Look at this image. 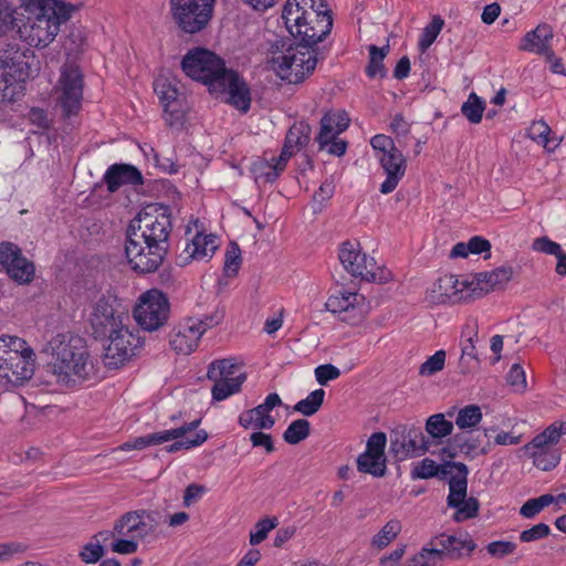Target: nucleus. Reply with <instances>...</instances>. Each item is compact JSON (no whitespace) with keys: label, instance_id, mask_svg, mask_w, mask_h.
Here are the masks:
<instances>
[{"label":"nucleus","instance_id":"23","mask_svg":"<svg viewBox=\"0 0 566 566\" xmlns=\"http://www.w3.org/2000/svg\"><path fill=\"white\" fill-rule=\"evenodd\" d=\"M377 159L384 169L387 178L380 185V192L384 195L392 192L405 176L407 169L406 158L400 150L377 155Z\"/></svg>","mask_w":566,"mask_h":566},{"label":"nucleus","instance_id":"27","mask_svg":"<svg viewBox=\"0 0 566 566\" xmlns=\"http://www.w3.org/2000/svg\"><path fill=\"white\" fill-rule=\"evenodd\" d=\"M104 181L108 191L115 192L123 185H142L143 175L132 165L114 164L106 170Z\"/></svg>","mask_w":566,"mask_h":566},{"label":"nucleus","instance_id":"7","mask_svg":"<svg viewBox=\"0 0 566 566\" xmlns=\"http://www.w3.org/2000/svg\"><path fill=\"white\" fill-rule=\"evenodd\" d=\"M181 69L192 80L203 83L212 92L220 87L219 82L229 71L216 53L203 48H195L182 57Z\"/></svg>","mask_w":566,"mask_h":566},{"label":"nucleus","instance_id":"30","mask_svg":"<svg viewBox=\"0 0 566 566\" xmlns=\"http://www.w3.org/2000/svg\"><path fill=\"white\" fill-rule=\"evenodd\" d=\"M485 437L486 432L476 433L474 431H463L451 438L450 446L465 455L476 457L479 454H485L489 451L490 443H488L486 447L482 446V441Z\"/></svg>","mask_w":566,"mask_h":566},{"label":"nucleus","instance_id":"13","mask_svg":"<svg viewBox=\"0 0 566 566\" xmlns=\"http://www.w3.org/2000/svg\"><path fill=\"white\" fill-rule=\"evenodd\" d=\"M56 93L63 114L67 117L77 114L83 97V75L78 66L74 64L62 66Z\"/></svg>","mask_w":566,"mask_h":566},{"label":"nucleus","instance_id":"2","mask_svg":"<svg viewBox=\"0 0 566 566\" xmlns=\"http://www.w3.org/2000/svg\"><path fill=\"white\" fill-rule=\"evenodd\" d=\"M52 348L49 371L56 382L66 387L82 384L90 377L93 365L85 340L72 334H57L50 342Z\"/></svg>","mask_w":566,"mask_h":566},{"label":"nucleus","instance_id":"22","mask_svg":"<svg viewBox=\"0 0 566 566\" xmlns=\"http://www.w3.org/2000/svg\"><path fill=\"white\" fill-rule=\"evenodd\" d=\"M220 87H214L213 93H228V102L237 109L247 113L251 105V93L245 81L232 70L219 82Z\"/></svg>","mask_w":566,"mask_h":566},{"label":"nucleus","instance_id":"42","mask_svg":"<svg viewBox=\"0 0 566 566\" xmlns=\"http://www.w3.org/2000/svg\"><path fill=\"white\" fill-rule=\"evenodd\" d=\"M311 433V423L306 419L292 421L283 433V439L289 444H297Z\"/></svg>","mask_w":566,"mask_h":566},{"label":"nucleus","instance_id":"56","mask_svg":"<svg viewBox=\"0 0 566 566\" xmlns=\"http://www.w3.org/2000/svg\"><path fill=\"white\" fill-rule=\"evenodd\" d=\"M241 265V250L235 242H230L224 260V271L227 275H235Z\"/></svg>","mask_w":566,"mask_h":566},{"label":"nucleus","instance_id":"55","mask_svg":"<svg viewBox=\"0 0 566 566\" xmlns=\"http://www.w3.org/2000/svg\"><path fill=\"white\" fill-rule=\"evenodd\" d=\"M207 439V432L205 430H199L195 433L193 438H185L184 440H177L174 443L167 446L166 451L171 453L184 449L188 450L201 446Z\"/></svg>","mask_w":566,"mask_h":566},{"label":"nucleus","instance_id":"51","mask_svg":"<svg viewBox=\"0 0 566 566\" xmlns=\"http://www.w3.org/2000/svg\"><path fill=\"white\" fill-rule=\"evenodd\" d=\"M244 381H220L213 382L211 388L212 399L223 401L230 396L239 392Z\"/></svg>","mask_w":566,"mask_h":566},{"label":"nucleus","instance_id":"36","mask_svg":"<svg viewBox=\"0 0 566 566\" xmlns=\"http://www.w3.org/2000/svg\"><path fill=\"white\" fill-rule=\"evenodd\" d=\"M457 470V474L449 480V490L467 492L468 489V467L462 462H447L442 464L441 476L446 478Z\"/></svg>","mask_w":566,"mask_h":566},{"label":"nucleus","instance_id":"10","mask_svg":"<svg viewBox=\"0 0 566 566\" xmlns=\"http://www.w3.org/2000/svg\"><path fill=\"white\" fill-rule=\"evenodd\" d=\"M170 314V304L165 293L157 289L144 292L134 307V318L147 332L163 327Z\"/></svg>","mask_w":566,"mask_h":566},{"label":"nucleus","instance_id":"17","mask_svg":"<svg viewBox=\"0 0 566 566\" xmlns=\"http://www.w3.org/2000/svg\"><path fill=\"white\" fill-rule=\"evenodd\" d=\"M220 317L206 316L205 319L188 317L179 324L176 333L170 339L171 347L179 354L188 355L192 353L203 335V333L219 324Z\"/></svg>","mask_w":566,"mask_h":566},{"label":"nucleus","instance_id":"9","mask_svg":"<svg viewBox=\"0 0 566 566\" xmlns=\"http://www.w3.org/2000/svg\"><path fill=\"white\" fill-rule=\"evenodd\" d=\"M338 259L344 269L355 277L377 283H385L389 280L390 273L377 268L374 258L361 252L360 244L357 241L343 242Z\"/></svg>","mask_w":566,"mask_h":566},{"label":"nucleus","instance_id":"39","mask_svg":"<svg viewBox=\"0 0 566 566\" xmlns=\"http://www.w3.org/2000/svg\"><path fill=\"white\" fill-rule=\"evenodd\" d=\"M401 523L398 520L388 521L381 530L371 538V546L377 549L387 547L401 532Z\"/></svg>","mask_w":566,"mask_h":566},{"label":"nucleus","instance_id":"59","mask_svg":"<svg viewBox=\"0 0 566 566\" xmlns=\"http://www.w3.org/2000/svg\"><path fill=\"white\" fill-rule=\"evenodd\" d=\"M528 453L533 458L534 465L543 471L554 469L559 462V455L556 453L547 451H532Z\"/></svg>","mask_w":566,"mask_h":566},{"label":"nucleus","instance_id":"25","mask_svg":"<svg viewBox=\"0 0 566 566\" xmlns=\"http://www.w3.org/2000/svg\"><path fill=\"white\" fill-rule=\"evenodd\" d=\"M513 276L512 266H500L490 272H480L474 275L473 287L476 289L473 293V298L481 296L492 290L503 289Z\"/></svg>","mask_w":566,"mask_h":566},{"label":"nucleus","instance_id":"33","mask_svg":"<svg viewBox=\"0 0 566 566\" xmlns=\"http://www.w3.org/2000/svg\"><path fill=\"white\" fill-rule=\"evenodd\" d=\"M23 82L14 74L0 72V103H12L21 98L23 96Z\"/></svg>","mask_w":566,"mask_h":566},{"label":"nucleus","instance_id":"29","mask_svg":"<svg viewBox=\"0 0 566 566\" xmlns=\"http://www.w3.org/2000/svg\"><path fill=\"white\" fill-rule=\"evenodd\" d=\"M207 377L213 382L245 381L247 374L231 358L218 359L210 363Z\"/></svg>","mask_w":566,"mask_h":566},{"label":"nucleus","instance_id":"5","mask_svg":"<svg viewBox=\"0 0 566 566\" xmlns=\"http://www.w3.org/2000/svg\"><path fill=\"white\" fill-rule=\"evenodd\" d=\"M172 226L168 209L163 206L150 205L138 212V214L129 222L127 232L135 235L137 244L133 247L142 252V244L149 243L154 248L155 253H168V239ZM151 248H149V251Z\"/></svg>","mask_w":566,"mask_h":566},{"label":"nucleus","instance_id":"43","mask_svg":"<svg viewBox=\"0 0 566 566\" xmlns=\"http://www.w3.org/2000/svg\"><path fill=\"white\" fill-rule=\"evenodd\" d=\"M325 391L316 389L312 391L305 399L295 403L293 409L303 416L311 417L315 415L324 402Z\"/></svg>","mask_w":566,"mask_h":566},{"label":"nucleus","instance_id":"44","mask_svg":"<svg viewBox=\"0 0 566 566\" xmlns=\"http://www.w3.org/2000/svg\"><path fill=\"white\" fill-rule=\"evenodd\" d=\"M444 558V552L439 548L422 547L419 553L409 558L406 566H437Z\"/></svg>","mask_w":566,"mask_h":566},{"label":"nucleus","instance_id":"19","mask_svg":"<svg viewBox=\"0 0 566 566\" xmlns=\"http://www.w3.org/2000/svg\"><path fill=\"white\" fill-rule=\"evenodd\" d=\"M0 264L9 277L19 284H29L34 279V264L23 256L21 249L12 242L0 243Z\"/></svg>","mask_w":566,"mask_h":566},{"label":"nucleus","instance_id":"28","mask_svg":"<svg viewBox=\"0 0 566 566\" xmlns=\"http://www.w3.org/2000/svg\"><path fill=\"white\" fill-rule=\"evenodd\" d=\"M436 541L438 545L441 546L439 551L444 552V556L448 555L455 559L465 555L469 556L476 547L474 541L467 533L460 536L440 534L436 537Z\"/></svg>","mask_w":566,"mask_h":566},{"label":"nucleus","instance_id":"3","mask_svg":"<svg viewBox=\"0 0 566 566\" xmlns=\"http://www.w3.org/2000/svg\"><path fill=\"white\" fill-rule=\"evenodd\" d=\"M282 19L294 38L300 42L316 45L333 28V18L324 0H287Z\"/></svg>","mask_w":566,"mask_h":566},{"label":"nucleus","instance_id":"57","mask_svg":"<svg viewBox=\"0 0 566 566\" xmlns=\"http://www.w3.org/2000/svg\"><path fill=\"white\" fill-rule=\"evenodd\" d=\"M253 172L255 175V181L274 182L280 176L272 163L266 160H259L253 165Z\"/></svg>","mask_w":566,"mask_h":566},{"label":"nucleus","instance_id":"61","mask_svg":"<svg viewBox=\"0 0 566 566\" xmlns=\"http://www.w3.org/2000/svg\"><path fill=\"white\" fill-rule=\"evenodd\" d=\"M386 443H387L386 433L375 432L368 438L367 444H366V450L364 453H369L370 455L386 459V455H385Z\"/></svg>","mask_w":566,"mask_h":566},{"label":"nucleus","instance_id":"62","mask_svg":"<svg viewBox=\"0 0 566 566\" xmlns=\"http://www.w3.org/2000/svg\"><path fill=\"white\" fill-rule=\"evenodd\" d=\"M551 133V127L544 120H537L530 127L528 135L533 140L542 144L544 147H549L551 139L548 136Z\"/></svg>","mask_w":566,"mask_h":566},{"label":"nucleus","instance_id":"8","mask_svg":"<svg viewBox=\"0 0 566 566\" xmlns=\"http://www.w3.org/2000/svg\"><path fill=\"white\" fill-rule=\"evenodd\" d=\"M214 0H170V13L176 25L185 33L201 32L209 24Z\"/></svg>","mask_w":566,"mask_h":566},{"label":"nucleus","instance_id":"40","mask_svg":"<svg viewBox=\"0 0 566 566\" xmlns=\"http://www.w3.org/2000/svg\"><path fill=\"white\" fill-rule=\"evenodd\" d=\"M388 52V46L378 48L376 45L369 46V61L366 66V74L370 78H375L377 76L384 77L386 75V70L384 66V59Z\"/></svg>","mask_w":566,"mask_h":566},{"label":"nucleus","instance_id":"48","mask_svg":"<svg viewBox=\"0 0 566 566\" xmlns=\"http://www.w3.org/2000/svg\"><path fill=\"white\" fill-rule=\"evenodd\" d=\"M555 502L552 494H543L535 499L527 500L520 509V514L525 518L535 517L544 507Z\"/></svg>","mask_w":566,"mask_h":566},{"label":"nucleus","instance_id":"12","mask_svg":"<svg viewBox=\"0 0 566 566\" xmlns=\"http://www.w3.org/2000/svg\"><path fill=\"white\" fill-rule=\"evenodd\" d=\"M108 345L104 348L103 363L106 367L116 369L135 356L142 346L140 337L130 331L127 325L115 329L106 336Z\"/></svg>","mask_w":566,"mask_h":566},{"label":"nucleus","instance_id":"54","mask_svg":"<svg viewBox=\"0 0 566 566\" xmlns=\"http://www.w3.org/2000/svg\"><path fill=\"white\" fill-rule=\"evenodd\" d=\"M276 525H277L276 517L263 518V520L259 521L254 526V531H252L250 533L251 545H258L261 542H263L268 537V534L273 528H275Z\"/></svg>","mask_w":566,"mask_h":566},{"label":"nucleus","instance_id":"14","mask_svg":"<svg viewBox=\"0 0 566 566\" xmlns=\"http://www.w3.org/2000/svg\"><path fill=\"white\" fill-rule=\"evenodd\" d=\"M159 518L157 511H129L115 522V533L119 537H130L139 542L155 534Z\"/></svg>","mask_w":566,"mask_h":566},{"label":"nucleus","instance_id":"58","mask_svg":"<svg viewBox=\"0 0 566 566\" xmlns=\"http://www.w3.org/2000/svg\"><path fill=\"white\" fill-rule=\"evenodd\" d=\"M15 11L10 7L7 0H0V35L4 34L11 28L17 27L19 18L14 15ZM19 12H17L18 14Z\"/></svg>","mask_w":566,"mask_h":566},{"label":"nucleus","instance_id":"46","mask_svg":"<svg viewBox=\"0 0 566 566\" xmlns=\"http://www.w3.org/2000/svg\"><path fill=\"white\" fill-rule=\"evenodd\" d=\"M426 430L432 438H444L452 433L453 423L446 420L442 413H437L428 418Z\"/></svg>","mask_w":566,"mask_h":566},{"label":"nucleus","instance_id":"11","mask_svg":"<svg viewBox=\"0 0 566 566\" xmlns=\"http://www.w3.org/2000/svg\"><path fill=\"white\" fill-rule=\"evenodd\" d=\"M473 282L460 281L453 274L439 277L426 292L424 300L432 304H457L473 298Z\"/></svg>","mask_w":566,"mask_h":566},{"label":"nucleus","instance_id":"26","mask_svg":"<svg viewBox=\"0 0 566 566\" xmlns=\"http://www.w3.org/2000/svg\"><path fill=\"white\" fill-rule=\"evenodd\" d=\"M554 33L551 25L546 23L538 24L523 36L518 49L538 55H546L552 51L551 42Z\"/></svg>","mask_w":566,"mask_h":566},{"label":"nucleus","instance_id":"47","mask_svg":"<svg viewBox=\"0 0 566 566\" xmlns=\"http://www.w3.org/2000/svg\"><path fill=\"white\" fill-rule=\"evenodd\" d=\"M444 21L440 15H434L432 21L422 30L418 46L421 52L428 50L436 41L437 36L443 28Z\"/></svg>","mask_w":566,"mask_h":566},{"label":"nucleus","instance_id":"21","mask_svg":"<svg viewBox=\"0 0 566 566\" xmlns=\"http://www.w3.org/2000/svg\"><path fill=\"white\" fill-rule=\"evenodd\" d=\"M154 91L164 107L165 120L168 125L180 123L184 118V109L177 86L169 78L160 76L154 82Z\"/></svg>","mask_w":566,"mask_h":566},{"label":"nucleus","instance_id":"38","mask_svg":"<svg viewBox=\"0 0 566 566\" xmlns=\"http://www.w3.org/2000/svg\"><path fill=\"white\" fill-rule=\"evenodd\" d=\"M357 470L361 473L370 474L375 478H381L386 474V459L361 453L357 458Z\"/></svg>","mask_w":566,"mask_h":566},{"label":"nucleus","instance_id":"50","mask_svg":"<svg viewBox=\"0 0 566 566\" xmlns=\"http://www.w3.org/2000/svg\"><path fill=\"white\" fill-rule=\"evenodd\" d=\"M447 353L443 349L437 350L433 355L429 356L424 363L419 367L421 376H432L444 368Z\"/></svg>","mask_w":566,"mask_h":566},{"label":"nucleus","instance_id":"31","mask_svg":"<svg viewBox=\"0 0 566 566\" xmlns=\"http://www.w3.org/2000/svg\"><path fill=\"white\" fill-rule=\"evenodd\" d=\"M28 63L24 61V54L17 45L9 44L0 51V72L14 74L15 77L25 80L28 77Z\"/></svg>","mask_w":566,"mask_h":566},{"label":"nucleus","instance_id":"32","mask_svg":"<svg viewBox=\"0 0 566 566\" xmlns=\"http://www.w3.org/2000/svg\"><path fill=\"white\" fill-rule=\"evenodd\" d=\"M217 250L216 237L212 234L197 233L190 243L187 244L185 252L195 260H207L211 258Z\"/></svg>","mask_w":566,"mask_h":566},{"label":"nucleus","instance_id":"60","mask_svg":"<svg viewBox=\"0 0 566 566\" xmlns=\"http://www.w3.org/2000/svg\"><path fill=\"white\" fill-rule=\"evenodd\" d=\"M517 545L511 541H494L486 545L485 549L488 554L495 558H504L514 554Z\"/></svg>","mask_w":566,"mask_h":566},{"label":"nucleus","instance_id":"20","mask_svg":"<svg viewBox=\"0 0 566 566\" xmlns=\"http://www.w3.org/2000/svg\"><path fill=\"white\" fill-rule=\"evenodd\" d=\"M136 237L132 235L130 233L126 232V240H125V255L127 259V262L129 263L130 268L138 273H153L158 270V268L163 264L167 253H155L154 248L151 247V250L149 251L150 243H140L142 244V252L138 250H133V247L137 244V241H135Z\"/></svg>","mask_w":566,"mask_h":566},{"label":"nucleus","instance_id":"15","mask_svg":"<svg viewBox=\"0 0 566 566\" xmlns=\"http://www.w3.org/2000/svg\"><path fill=\"white\" fill-rule=\"evenodd\" d=\"M325 306L327 311L337 314L340 321L349 325L359 324L369 311L364 295L346 290H339L332 294Z\"/></svg>","mask_w":566,"mask_h":566},{"label":"nucleus","instance_id":"16","mask_svg":"<svg viewBox=\"0 0 566 566\" xmlns=\"http://www.w3.org/2000/svg\"><path fill=\"white\" fill-rule=\"evenodd\" d=\"M429 449V441L421 427L401 426L390 434V450L398 460L419 457Z\"/></svg>","mask_w":566,"mask_h":566},{"label":"nucleus","instance_id":"18","mask_svg":"<svg viewBox=\"0 0 566 566\" xmlns=\"http://www.w3.org/2000/svg\"><path fill=\"white\" fill-rule=\"evenodd\" d=\"M115 300L111 296L99 297L91 313L90 323L95 338H105L115 329L125 325V319H129L128 315L118 313L114 308Z\"/></svg>","mask_w":566,"mask_h":566},{"label":"nucleus","instance_id":"63","mask_svg":"<svg viewBox=\"0 0 566 566\" xmlns=\"http://www.w3.org/2000/svg\"><path fill=\"white\" fill-rule=\"evenodd\" d=\"M551 534V527L545 523H538L531 528L520 533V541L531 543L547 537Z\"/></svg>","mask_w":566,"mask_h":566},{"label":"nucleus","instance_id":"45","mask_svg":"<svg viewBox=\"0 0 566 566\" xmlns=\"http://www.w3.org/2000/svg\"><path fill=\"white\" fill-rule=\"evenodd\" d=\"M557 430L555 427H547L543 432L535 436L531 442L524 446L525 451H545L548 446L558 443Z\"/></svg>","mask_w":566,"mask_h":566},{"label":"nucleus","instance_id":"64","mask_svg":"<svg viewBox=\"0 0 566 566\" xmlns=\"http://www.w3.org/2000/svg\"><path fill=\"white\" fill-rule=\"evenodd\" d=\"M370 145L377 151V155H380V154L388 155V153H394V151L399 150L396 147L394 140L389 136H386L382 134L375 135L370 139Z\"/></svg>","mask_w":566,"mask_h":566},{"label":"nucleus","instance_id":"24","mask_svg":"<svg viewBox=\"0 0 566 566\" xmlns=\"http://www.w3.org/2000/svg\"><path fill=\"white\" fill-rule=\"evenodd\" d=\"M349 125V117L346 112H327L321 119V129L315 140L319 148L324 149L339 134L345 132Z\"/></svg>","mask_w":566,"mask_h":566},{"label":"nucleus","instance_id":"34","mask_svg":"<svg viewBox=\"0 0 566 566\" xmlns=\"http://www.w3.org/2000/svg\"><path fill=\"white\" fill-rule=\"evenodd\" d=\"M311 139V126L305 122H295L285 136L284 146L297 153L305 147Z\"/></svg>","mask_w":566,"mask_h":566},{"label":"nucleus","instance_id":"37","mask_svg":"<svg viewBox=\"0 0 566 566\" xmlns=\"http://www.w3.org/2000/svg\"><path fill=\"white\" fill-rule=\"evenodd\" d=\"M474 337H478L476 331L473 332V335H471L462 346V354L459 359V369L463 375L474 371L480 365L474 345Z\"/></svg>","mask_w":566,"mask_h":566},{"label":"nucleus","instance_id":"49","mask_svg":"<svg viewBox=\"0 0 566 566\" xmlns=\"http://www.w3.org/2000/svg\"><path fill=\"white\" fill-rule=\"evenodd\" d=\"M482 420L481 408L476 405H468L460 409L455 419V424L460 429L475 427Z\"/></svg>","mask_w":566,"mask_h":566},{"label":"nucleus","instance_id":"53","mask_svg":"<svg viewBox=\"0 0 566 566\" xmlns=\"http://www.w3.org/2000/svg\"><path fill=\"white\" fill-rule=\"evenodd\" d=\"M454 509H457V511L453 515V521L460 523L475 517L479 513L480 503L475 497L471 496L464 500L461 505L455 506Z\"/></svg>","mask_w":566,"mask_h":566},{"label":"nucleus","instance_id":"6","mask_svg":"<svg viewBox=\"0 0 566 566\" xmlns=\"http://www.w3.org/2000/svg\"><path fill=\"white\" fill-rule=\"evenodd\" d=\"M314 45L298 42L289 45L285 51L274 53L271 63L279 76L289 83H301L312 74L317 64Z\"/></svg>","mask_w":566,"mask_h":566},{"label":"nucleus","instance_id":"4","mask_svg":"<svg viewBox=\"0 0 566 566\" xmlns=\"http://www.w3.org/2000/svg\"><path fill=\"white\" fill-rule=\"evenodd\" d=\"M34 373V353L27 342L15 336L0 337V388L23 385Z\"/></svg>","mask_w":566,"mask_h":566},{"label":"nucleus","instance_id":"1","mask_svg":"<svg viewBox=\"0 0 566 566\" xmlns=\"http://www.w3.org/2000/svg\"><path fill=\"white\" fill-rule=\"evenodd\" d=\"M17 24L20 38L29 45L44 49L60 32L61 24L72 15L74 7L61 0H21Z\"/></svg>","mask_w":566,"mask_h":566},{"label":"nucleus","instance_id":"52","mask_svg":"<svg viewBox=\"0 0 566 566\" xmlns=\"http://www.w3.org/2000/svg\"><path fill=\"white\" fill-rule=\"evenodd\" d=\"M442 465H438L433 460L426 458L417 463L411 471L412 479H430L438 474L441 475Z\"/></svg>","mask_w":566,"mask_h":566},{"label":"nucleus","instance_id":"41","mask_svg":"<svg viewBox=\"0 0 566 566\" xmlns=\"http://www.w3.org/2000/svg\"><path fill=\"white\" fill-rule=\"evenodd\" d=\"M485 102L475 93H471L461 106L462 115L471 123L479 124L482 120Z\"/></svg>","mask_w":566,"mask_h":566},{"label":"nucleus","instance_id":"35","mask_svg":"<svg viewBox=\"0 0 566 566\" xmlns=\"http://www.w3.org/2000/svg\"><path fill=\"white\" fill-rule=\"evenodd\" d=\"M201 420L196 419L191 422H187L182 424L181 427L170 429V430H164L155 433H150L146 436V439H148L149 446L155 444H161L164 442L170 441V440H177L179 438H185L187 433L196 430L198 426L200 424Z\"/></svg>","mask_w":566,"mask_h":566}]
</instances>
